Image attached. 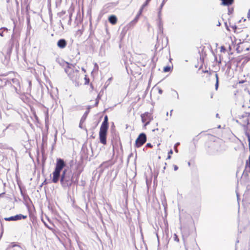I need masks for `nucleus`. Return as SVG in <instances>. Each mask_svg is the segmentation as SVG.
<instances>
[{
    "label": "nucleus",
    "instance_id": "obj_3",
    "mask_svg": "<svg viewBox=\"0 0 250 250\" xmlns=\"http://www.w3.org/2000/svg\"><path fill=\"white\" fill-rule=\"evenodd\" d=\"M108 120V116L105 115L104 118V120L102 123L100 128V142L104 145H105L106 144V136L109 127Z\"/></svg>",
    "mask_w": 250,
    "mask_h": 250
},
{
    "label": "nucleus",
    "instance_id": "obj_22",
    "mask_svg": "<svg viewBox=\"0 0 250 250\" xmlns=\"http://www.w3.org/2000/svg\"><path fill=\"white\" fill-rule=\"evenodd\" d=\"M173 151L172 149H170V151L168 153V156L167 157V159H170L171 158V155L172 154Z\"/></svg>",
    "mask_w": 250,
    "mask_h": 250
},
{
    "label": "nucleus",
    "instance_id": "obj_10",
    "mask_svg": "<svg viewBox=\"0 0 250 250\" xmlns=\"http://www.w3.org/2000/svg\"><path fill=\"white\" fill-rule=\"evenodd\" d=\"M67 42L64 39H60L57 42L58 46L60 48H64L66 46Z\"/></svg>",
    "mask_w": 250,
    "mask_h": 250
},
{
    "label": "nucleus",
    "instance_id": "obj_35",
    "mask_svg": "<svg viewBox=\"0 0 250 250\" xmlns=\"http://www.w3.org/2000/svg\"><path fill=\"white\" fill-rule=\"evenodd\" d=\"M221 49H224V50H225V48H224V46H222V47H221Z\"/></svg>",
    "mask_w": 250,
    "mask_h": 250
},
{
    "label": "nucleus",
    "instance_id": "obj_32",
    "mask_svg": "<svg viewBox=\"0 0 250 250\" xmlns=\"http://www.w3.org/2000/svg\"><path fill=\"white\" fill-rule=\"evenodd\" d=\"M159 93H160V94H162V90H161V89H159Z\"/></svg>",
    "mask_w": 250,
    "mask_h": 250
},
{
    "label": "nucleus",
    "instance_id": "obj_24",
    "mask_svg": "<svg viewBox=\"0 0 250 250\" xmlns=\"http://www.w3.org/2000/svg\"><path fill=\"white\" fill-rule=\"evenodd\" d=\"M44 225L46 226V227H47L49 229L51 230L52 231H53L54 230L52 228H51L50 226H48V224H46L45 223H44Z\"/></svg>",
    "mask_w": 250,
    "mask_h": 250
},
{
    "label": "nucleus",
    "instance_id": "obj_1",
    "mask_svg": "<svg viewBox=\"0 0 250 250\" xmlns=\"http://www.w3.org/2000/svg\"><path fill=\"white\" fill-rule=\"evenodd\" d=\"M83 169L79 170L77 172L72 173L71 170L65 168L61 176L60 182L64 187L71 186L72 183H78L80 174Z\"/></svg>",
    "mask_w": 250,
    "mask_h": 250
},
{
    "label": "nucleus",
    "instance_id": "obj_5",
    "mask_svg": "<svg viewBox=\"0 0 250 250\" xmlns=\"http://www.w3.org/2000/svg\"><path fill=\"white\" fill-rule=\"evenodd\" d=\"M141 120L144 124V127L146 128V126L149 124L150 122L153 120V116L152 113L146 112L141 115Z\"/></svg>",
    "mask_w": 250,
    "mask_h": 250
},
{
    "label": "nucleus",
    "instance_id": "obj_39",
    "mask_svg": "<svg viewBox=\"0 0 250 250\" xmlns=\"http://www.w3.org/2000/svg\"><path fill=\"white\" fill-rule=\"evenodd\" d=\"M1 79L0 78V82H1Z\"/></svg>",
    "mask_w": 250,
    "mask_h": 250
},
{
    "label": "nucleus",
    "instance_id": "obj_37",
    "mask_svg": "<svg viewBox=\"0 0 250 250\" xmlns=\"http://www.w3.org/2000/svg\"><path fill=\"white\" fill-rule=\"evenodd\" d=\"M95 65L96 66L98 67V65L96 63H95Z\"/></svg>",
    "mask_w": 250,
    "mask_h": 250
},
{
    "label": "nucleus",
    "instance_id": "obj_27",
    "mask_svg": "<svg viewBox=\"0 0 250 250\" xmlns=\"http://www.w3.org/2000/svg\"><path fill=\"white\" fill-rule=\"evenodd\" d=\"M247 136L248 139L249 146H250V135L249 134H247Z\"/></svg>",
    "mask_w": 250,
    "mask_h": 250
},
{
    "label": "nucleus",
    "instance_id": "obj_4",
    "mask_svg": "<svg viewBox=\"0 0 250 250\" xmlns=\"http://www.w3.org/2000/svg\"><path fill=\"white\" fill-rule=\"evenodd\" d=\"M65 166V163L63 160L59 158L57 159L55 168L52 173L53 177L52 181L54 183H57L60 177L61 171Z\"/></svg>",
    "mask_w": 250,
    "mask_h": 250
},
{
    "label": "nucleus",
    "instance_id": "obj_25",
    "mask_svg": "<svg viewBox=\"0 0 250 250\" xmlns=\"http://www.w3.org/2000/svg\"><path fill=\"white\" fill-rule=\"evenodd\" d=\"M149 1L150 0H146V1L143 4L142 6H143V7L146 6L148 4Z\"/></svg>",
    "mask_w": 250,
    "mask_h": 250
},
{
    "label": "nucleus",
    "instance_id": "obj_8",
    "mask_svg": "<svg viewBox=\"0 0 250 250\" xmlns=\"http://www.w3.org/2000/svg\"><path fill=\"white\" fill-rule=\"evenodd\" d=\"M241 33H240L237 37L240 41H244L247 39L248 37V31L246 28H243V30H241Z\"/></svg>",
    "mask_w": 250,
    "mask_h": 250
},
{
    "label": "nucleus",
    "instance_id": "obj_38",
    "mask_svg": "<svg viewBox=\"0 0 250 250\" xmlns=\"http://www.w3.org/2000/svg\"><path fill=\"white\" fill-rule=\"evenodd\" d=\"M14 80H15V79H13L12 80V81H13V82H14Z\"/></svg>",
    "mask_w": 250,
    "mask_h": 250
},
{
    "label": "nucleus",
    "instance_id": "obj_6",
    "mask_svg": "<svg viewBox=\"0 0 250 250\" xmlns=\"http://www.w3.org/2000/svg\"><path fill=\"white\" fill-rule=\"evenodd\" d=\"M146 141V136L145 133H141L137 138L134 146L136 148L142 146Z\"/></svg>",
    "mask_w": 250,
    "mask_h": 250
},
{
    "label": "nucleus",
    "instance_id": "obj_17",
    "mask_svg": "<svg viewBox=\"0 0 250 250\" xmlns=\"http://www.w3.org/2000/svg\"><path fill=\"white\" fill-rule=\"evenodd\" d=\"M246 168H248L249 171L250 172V157H249L248 159L246 161Z\"/></svg>",
    "mask_w": 250,
    "mask_h": 250
},
{
    "label": "nucleus",
    "instance_id": "obj_2",
    "mask_svg": "<svg viewBox=\"0 0 250 250\" xmlns=\"http://www.w3.org/2000/svg\"><path fill=\"white\" fill-rule=\"evenodd\" d=\"M66 66L64 70L69 78L75 83L78 84L80 79V72L75 66L71 63L66 62Z\"/></svg>",
    "mask_w": 250,
    "mask_h": 250
},
{
    "label": "nucleus",
    "instance_id": "obj_20",
    "mask_svg": "<svg viewBox=\"0 0 250 250\" xmlns=\"http://www.w3.org/2000/svg\"><path fill=\"white\" fill-rule=\"evenodd\" d=\"M216 83H215V88L217 90L218 88V84H219L218 77L217 74H216Z\"/></svg>",
    "mask_w": 250,
    "mask_h": 250
},
{
    "label": "nucleus",
    "instance_id": "obj_26",
    "mask_svg": "<svg viewBox=\"0 0 250 250\" xmlns=\"http://www.w3.org/2000/svg\"><path fill=\"white\" fill-rule=\"evenodd\" d=\"M146 147H150V148H152L153 147V146L150 143L146 144Z\"/></svg>",
    "mask_w": 250,
    "mask_h": 250
},
{
    "label": "nucleus",
    "instance_id": "obj_16",
    "mask_svg": "<svg viewBox=\"0 0 250 250\" xmlns=\"http://www.w3.org/2000/svg\"><path fill=\"white\" fill-rule=\"evenodd\" d=\"M172 68H173L172 64H171V66H170V65L166 66L164 67L163 71L164 72H169V71H170L171 70Z\"/></svg>",
    "mask_w": 250,
    "mask_h": 250
},
{
    "label": "nucleus",
    "instance_id": "obj_19",
    "mask_svg": "<svg viewBox=\"0 0 250 250\" xmlns=\"http://www.w3.org/2000/svg\"><path fill=\"white\" fill-rule=\"evenodd\" d=\"M90 82V80L87 75H85L84 77V84H88Z\"/></svg>",
    "mask_w": 250,
    "mask_h": 250
},
{
    "label": "nucleus",
    "instance_id": "obj_21",
    "mask_svg": "<svg viewBox=\"0 0 250 250\" xmlns=\"http://www.w3.org/2000/svg\"><path fill=\"white\" fill-rule=\"evenodd\" d=\"M173 239L175 241L177 242H179V239L178 238V235L176 234H174L173 235Z\"/></svg>",
    "mask_w": 250,
    "mask_h": 250
},
{
    "label": "nucleus",
    "instance_id": "obj_18",
    "mask_svg": "<svg viewBox=\"0 0 250 250\" xmlns=\"http://www.w3.org/2000/svg\"><path fill=\"white\" fill-rule=\"evenodd\" d=\"M4 220L5 221H15V218L14 216H11V217H10L5 218Z\"/></svg>",
    "mask_w": 250,
    "mask_h": 250
},
{
    "label": "nucleus",
    "instance_id": "obj_11",
    "mask_svg": "<svg viewBox=\"0 0 250 250\" xmlns=\"http://www.w3.org/2000/svg\"><path fill=\"white\" fill-rule=\"evenodd\" d=\"M243 205L247 209L250 208V198H245L242 201Z\"/></svg>",
    "mask_w": 250,
    "mask_h": 250
},
{
    "label": "nucleus",
    "instance_id": "obj_33",
    "mask_svg": "<svg viewBox=\"0 0 250 250\" xmlns=\"http://www.w3.org/2000/svg\"><path fill=\"white\" fill-rule=\"evenodd\" d=\"M220 22H219V21H218V23L217 24V25H218V26H220Z\"/></svg>",
    "mask_w": 250,
    "mask_h": 250
},
{
    "label": "nucleus",
    "instance_id": "obj_7",
    "mask_svg": "<svg viewBox=\"0 0 250 250\" xmlns=\"http://www.w3.org/2000/svg\"><path fill=\"white\" fill-rule=\"evenodd\" d=\"M184 244L186 250H191L197 248V245L194 240H193L191 243L186 241L184 242Z\"/></svg>",
    "mask_w": 250,
    "mask_h": 250
},
{
    "label": "nucleus",
    "instance_id": "obj_34",
    "mask_svg": "<svg viewBox=\"0 0 250 250\" xmlns=\"http://www.w3.org/2000/svg\"><path fill=\"white\" fill-rule=\"evenodd\" d=\"M0 36H3L2 32H1H1H0Z\"/></svg>",
    "mask_w": 250,
    "mask_h": 250
},
{
    "label": "nucleus",
    "instance_id": "obj_23",
    "mask_svg": "<svg viewBox=\"0 0 250 250\" xmlns=\"http://www.w3.org/2000/svg\"><path fill=\"white\" fill-rule=\"evenodd\" d=\"M144 8V7L142 6L141 8H140L138 13L137 14V15H138L139 16H141L142 13V12H143V10Z\"/></svg>",
    "mask_w": 250,
    "mask_h": 250
},
{
    "label": "nucleus",
    "instance_id": "obj_15",
    "mask_svg": "<svg viewBox=\"0 0 250 250\" xmlns=\"http://www.w3.org/2000/svg\"><path fill=\"white\" fill-rule=\"evenodd\" d=\"M14 247H17L19 249L21 250V248L20 246L17 244L15 242L11 243L7 247L8 250H10L11 249L14 248Z\"/></svg>",
    "mask_w": 250,
    "mask_h": 250
},
{
    "label": "nucleus",
    "instance_id": "obj_13",
    "mask_svg": "<svg viewBox=\"0 0 250 250\" xmlns=\"http://www.w3.org/2000/svg\"><path fill=\"white\" fill-rule=\"evenodd\" d=\"M14 217L15 218V221H17L21 219H25L27 218V215L20 214L14 216Z\"/></svg>",
    "mask_w": 250,
    "mask_h": 250
},
{
    "label": "nucleus",
    "instance_id": "obj_9",
    "mask_svg": "<svg viewBox=\"0 0 250 250\" xmlns=\"http://www.w3.org/2000/svg\"><path fill=\"white\" fill-rule=\"evenodd\" d=\"M227 29L229 31H233L236 34L237 37L238 36V35L241 33V30H243V28H239L235 25H229V26L227 27Z\"/></svg>",
    "mask_w": 250,
    "mask_h": 250
},
{
    "label": "nucleus",
    "instance_id": "obj_40",
    "mask_svg": "<svg viewBox=\"0 0 250 250\" xmlns=\"http://www.w3.org/2000/svg\"><path fill=\"white\" fill-rule=\"evenodd\" d=\"M1 195V194H0V196Z\"/></svg>",
    "mask_w": 250,
    "mask_h": 250
},
{
    "label": "nucleus",
    "instance_id": "obj_31",
    "mask_svg": "<svg viewBox=\"0 0 250 250\" xmlns=\"http://www.w3.org/2000/svg\"><path fill=\"white\" fill-rule=\"evenodd\" d=\"M203 72L204 73H207L209 76H210L211 75V73L210 72H209L208 71V70H206V71H203Z\"/></svg>",
    "mask_w": 250,
    "mask_h": 250
},
{
    "label": "nucleus",
    "instance_id": "obj_29",
    "mask_svg": "<svg viewBox=\"0 0 250 250\" xmlns=\"http://www.w3.org/2000/svg\"><path fill=\"white\" fill-rule=\"evenodd\" d=\"M140 16L137 15L134 20L136 21H137L139 19Z\"/></svg>",
    "mask_w": 250,
    "mask_h": 250
},
{
    "label": "nucleus",
    "instance_id": "obj_30",
    "mask_svg": "<svg viewBox=\"0 0 250 250\" xmlns=\"http://www.w3.org/2000/svg\"><path fill=\"white\" fill-rule=\"evenodd\" d=\"M173 167H174V170L175 171H176V170H178V166H176V165H174V166H173Z\"/></svg>",
    "mask_w": 250,
    "mask_h": 250
},
{
    "label": "nucleus",
    "instance_id": "obj_36",
    "mask_svg": "<svg viewBox=\"0 0 250 250\" xmlns=\"http://www.w3.org/2000/svg\"><path fill=\"white\" fill-rule=\"evenodd\" d=\"M229 50H231V47H230V45H229Z\"/></svg>",
    "mask_w": 250,
    "mask_h": 250
},
{
    "label": "nucleus",
    "instance_id": "obj_12",
    "mask_svg": "<svg viewBox=\"0 0 250 250\" xmlns=\"http://www.w3.org/2000/svg\"><path fill=\"white\" fill-rule=\"evenodd\" d=\"M108 21H109V22L111 24H112L113 25H115L117 23V22L118 21V19H117V17L115 15H112L109 17Z\"/></svg>",
    "mask_w": 250,
    "mask_h": 250
},
{
    "label": "nucleus",
    "instance_id": "obj_14",
    "mask_svg": "<svg viewBox=\"0 0 250 250\" xmlns=\"http://www.w3.org/2000/svg\"><path fill=\"white\" fill-rule=\"evenodd\" d=\"M222 1V4L224 5L229 6L231 5L233 2L234 0H221Z\"/></svg>",
    "mask_w": 250,
    "mask_h": 250
},
{
    "label": "nucleus",
    "instance_id": "obj_28",
    "mask_svg": "<svg viewBox=\"0 0 250 250\" xmlns=\"http://www.w3.org/2000/svg\"><path fill=\"white\" fill-rule=\"evenodd\" d=\"M247 18L248 19H250V8L249 9L248 12V14H247Z\"/></svg>",
    "mask_w": 250,
    "mask_h": 250
}]
</instances>
